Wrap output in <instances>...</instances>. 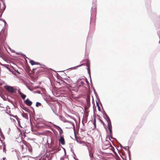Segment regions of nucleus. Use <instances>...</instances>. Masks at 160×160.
Returning a JSON list of instances; mask_svg holds the SVG:
<instances>
[{
    "instance_id": "obj_31",
    "label": "nucleus",
    "mask_w": 160,
    "mask_h": 160,
    "mask_svg": "<svg viewBox=\"0 0 160 160\" xmlns=\"http://www.w3.org/2000/svg\"><path fill=\"white\" fill-rule=\"evenodd\" d=\"M90 156L91 158L93 156V155L91 154H90Z\"/></svg>"
},
{
    "instance_id": "obj_24",
    "label": "nucleus",
    "mask_w": 160,
    "mask_h": 160,
    "mask_svg": "<svg viewBox=\"0 0 160 160\" xmlns=\"http://www.w3.org/2000/svg\"><path fill=\"white\" fill-rule=\"evenodd\" d=\"M3 22H4L5 25L7 24V22L5 20H3Z\"/></svg>"
},
{
    "instance_id": "obj_16",
    "label": "nucleus",
    "mask_w": 160,
    "mask_h": 160,
    "mask_svg": "<svg viewBox=\"0 0 160 160\" xmlns=\"http://www.w3.org/2000/svg\"><path fill=\"white\" fill-rule=\"evenodd\" d=\"M7 101L8 102H10L12 104H13V101L12 100H10L9 98H7Z\"/></svg>"
},
{
    "instance_id": "obj_8",
    "label": "nucleus",
    "mask_w": 160,
    "mask_h": 160,
    "mask_svg": "<svg viewBox=\"0 0 160 160\" xmlns=\"http://www.w3.org/2000/svg\"><path fill=\"white\" fill-rule=\"evenodd\" d=\"M84 64L83 63V64H82L79 65H78V66H77L76 67H72V68H69V69H76V68H78V67H81L83 65H84Z\"/></svg>"
},
{
    "instance_id": "obj_32",
    "label": "nucleus",
    "mask_w": 160,
    "mask_h": 160,
    "mask_svg": "<svg viewBox=\"0 0 160 160\" xmlns=\"http://www.w3.org/2000/svg\"><path fill=\"white\" fill-rule=\"evenodd\" d=\"M93 91H94V92H95V89L93 88Z\"/></svg>"
},
{
    "instance_id": "obj_37",
    "label": "nucleus",
    "mask_w": 160,
    "mask_h": 160,
    "mask_svg": "<svg viewBox=\"0 0 160 160\" xmlns=\"http://www.w3.org/2000/svg\"><path fill=\"white\" fill-rule=\"evenodd\" d=\"M37 93H40V92H37Z\"/></svg>"
},
{
    "instance_id": "obj_3",
    "label": "nucleus",
    "mask_w": 160,
    "mask_h": 160,
    "mask_svg": "<svg viewBox=\"0 0 160 160\" xmlns=\"http://www.w3.org/2000/svg\"><path fill=\"white\" fill-rule=\"evenodd\" d=\"M53 125L54 127L59 131V134L60 135V136H62L61 134L63 133V131L61 128L55 124H53Z\"/></svg>"
},
{
    "instance_id": "obj_5",
    "label": "nucleus",
    "mask_w": 160,
    "mask_h": 160,
    "mask_svg": "<svg viewBox=\"0 0 160 160\" xmlns=\"http://www.w3.org/2000/svg\"><path fill=\"white\" fill-rule=\"evenodd\" d=\"M59 141L61 143L62 145L65 144V140L63 138V135L61 136L60 139H59Z\"/></svg>"
},
{
    "instance_id": "obj_7",
    "label": "nucleus",
    "mask_w": 160,
    "mask_h": 160,
    "mask_svg": "<svg viewBox=\"0 0 160 160\" xmlns=\"http://www.w3.org/2000/svg\"><path fill=\"white\" fill-rule=\"evenodd\" d=\"M87 67L88 68H87V69L88 70V73L89 74V77L90 78V82L91 83H92V80H91V75H90V66L89 65L87 64Z\"/></svg>"
},
{
    "instance_id": "obj_20",
    "label": "nucleus",
    "mask_w": 160,
    "mask_h": 160,
    "mask_svg": "<svg viewBox=\"0 0 160 160\" xmlns=\"http://www.w3.org/2000/svg\"><path fill=\"white\" fill-rule=\"evenodd\" d=\"M18 92L20 95L21 94H22V92H20V89L18 90Z\"/></svg>"
},
{
    "instance_id": "obj_18",
    "label": "nucleus",
    "mask_w": 160,
    "mask_h": 160,
    "mask_svg": "<svg viewBox=\"0 0 160 160\" xmlns=\"http://www.w3.org/2000/svg\"><path fill=\"white\" fill-rule=\"evenodd\" d=\"M14 117L18 121V122L19 123V121L18 120V117H17V116H14Z\"/></svg>"
},
{
    "instance_id": "obj_17",
    "label": "nucleus",
    "mask_w": 160,
    "mask_h": 160,
    "mask_svg": "<svg viewBox=\"0 0 160 160\" xmlns=\"http://www.w3.org/2000/svg\"><path fill=\"white\" fill-rule=\"evenodd\" d=\"M95 8H96L95 6H93L91 8V12H92L94 11V10L95 9Z\"/></svg>"
},
{
    "instance_id": "obj_10",
    "label": "nucleus",
    "mask_w": 160,
    "mask_h": 160,
    "mask_svg": "<svg viewBox=\"0 0 160 160\" xmlns=\"http://www.w3.org/2000/svg\"><path fill=\"white\" fill-rule=\"evenodd\" d=\"M51 109L52 111L55 114V115L58 116V114L57 113L56 111H55V109L53 108V107H51Z\"/></svg>"
},
{
    "instance_id": "obj_28",
    "label": "nucleus",
    "mask_w": 160,
    "mask_h": 160,
    "mask_svg": "<svg viewBox=\"0 0 160 160\" xmlns=\"http://www.w3.org/2000/svg\"><path fill=\"white\" fill-rule=\"evenodd\" d=\"M81 130L83 131H85V128H83V129H81Z\"/></svg>"
},
{
    "instance_id": "obj_22",
    "label": "nucleus",
    "mask_w": 160,
    "mask_h": 160,
    "mask_svg": "<svg viewBox=\"0 0 160 160\" xmlns=\"http://www.w3.org/2000/svg\"><path fill=\"white\" fill-rule=\"evenodd\" d=\"M110 136V138H111L112 139L116 140V139L115 138L112 137V135L111 136Z\"/></svg>"
},
{
    "instance_id": "obj_15",
    "label": "nucleus",
    "mask_w": 160,
    "mask_h": 160,
    "mask_svg": "<svg viewBox=\"0 0 160 160\" xmlns=\"http://www.w3.org/2000/svg\"><path fill=\"white\" fill-rule=\"evenodd\" d=\"M22 116L23 117L25 118H28V115H27V114H26V113H23V114H22Z\"/></svg>"
},
{
    "instance_id": "obj_33",
    "label": "nucleus",
    "mask_w": 160,
    "mask_h": 160,
    "mask_svg": "<svg viewBox=\"0 0 160 160\" xmlns=\"http://www.w3.org/2000/svg\"><path fill=\"white\" fill-rule=\"evenodd\" d=\"M82 123L83 125H84V123H83V121H82Z\"/></svg>"
},
{
    "instance_id": "obj_42",
    "label": "nucleus",
    "mask_w": 160,
    "mask_h": 160,
    "mask_svg": "<svg viewBox=\"0 0 160 160\" xmlns=\"http://www.w3.org/2000/svg\"><path fill=\"white\" fill-rule=\"evenodd\" d=\"M95 120H95V119H94V121H95Z\"/></svg>"
},
{
    "instance_id": "obj_27",
    "label": "nucleus",
    "mask_w": 160,
    "mask_h": 160,
    "mask_svg": "<svg viewBox=\"0 0 160 160\" xmlns=\"http://www.w3.org/2000/svg\"><path fill=\"white\" fill-rule=\"evenodd\" d=\"M64 158L61 157L60 158V160H64Z\"/></svg>"
},
{
    "instance_id": "obj_19",
    "label": "nucleus",
    "mask_w": 160,
    "mask_h": 160,
    "mask_svg": "<svg viewBox=\"0 0 160 160\" xmlns=\"http://www.w3.org/2000/svg\"><path fill=\"white\" fill-rule=\"evenodd\" d=\"M3 151L4 152H6V148L5 146H3Z\"/></svg>"
},
{
    "instance_id": "obj_11",
    "label": "nucleus",
    "mask_w": 160,
    "mask_h": 160,
    "mask_svg": "<svg viewBox=\"0 0 160 160\" xmlns=\"http://www.w3.org/2000/svg\"><path fill=\"white\" fill-rule=\"evenodd\" d=\"M20 95L21 97V98L23 99H24L26 97V95L23 94L22 93V94H20Z\"/></svg>"
},
{
    "instance_id": "obj_40",
    "label": "nucleus",
    "mask_w": 160,
    "mask_h": 160,
    "mask_svg": "<svg viewBox=\"0 0 160 160\" xmlns=\"http://www.w3.org/2000/svg\"><path fill=\"white\" fill-rule=\"evenodd\" d=\"M17 54L18 55L19 54V53H18Z\"/></svg>"
},
{
    "instance_id": "obj_9",
    "label": "nucleus",
    "mask_w": 160,
    "mask_h": 160,
    "mask_svg": "<svg viewBox=\"0 0 160 160\" xmlns=\"http://www.w3.org/2000/svg\"><path fill=\"white\" fill-rule=\"evenodd\" d=\"M65 122L69 123V124H71V126H72L74 127V123H73L72 122H71V121H68V120H65Z\"/></svg>"
},
{
    "instance_id": "obj_2",
    "label": "nucleus",
    "mask_w": 160,
    "mask_h": 160,
    "mask_svg": "<svg viewBox=\"0 0 160 160\" xmlns=\"http://www.w3.org/2000/svg\"><path fill=\"white\" fill-rule=\"evenodd\" d=\"M103 116L105 119L108 122V125L111 124V122L109 117L105 112L103 114Z\"/></svg>"
},
{
    "instance_id": "obj_41",
    "label": "nucleus",
    "mask_w": 160,
    "mask_h": 160,
    "mask_svg": "<svg viewBox=\"0 0 160 160\" xmlns=\"http://www.w3.org/2000/svg\"><path fill=\"white\" fill-rule=\"evenodd\" d=\"M17 72L18 73H19L18 72Z\"/></svg>"
},
{
    "instance_id": "obj_29",
    "label": "nucleus",
    "mask_w": 160,
    "mask_h": 160,
    "mask_svg": "<svg viewBox=\"0 0 160 160\" xmlns=\"http://www.w3.org/2000/svg\"><path fill=\"white\" fill-rule=\"evenodd\" d=\"M3 20H4V19H3L2 18H0V21H3Z\"/></svg>"
},
{
    "instance_id": "obj_30",
    "label": "nucleus",
    "mask_w": 160,
    "mask_h": 160,
    "mask_svg": "<svg viewBox=\"0 0 160 160\" xmlns=\"http://www.w3.org/2000/svg\"><path fill=\"white\" fill-rule=\"evenodd\" d=\"M96 105L98 107V106H99V104L97 102L96 103Z\"/></svg>"
},
{
    "instance_id": "obj_4",
    "label": "nucleus",
    "mask_w": 160,
    "mask_h": 160,
    "mask_svg": "<svg viewBox=\"0 0 160 160\" xmlns=\"http://www.w3.org/2000/svg\"><path fill=\"white\" fill-rule=\"evenodd\" d=\"M24 102L26 104V105L28 106H30L32 104V102L29 100L28 98H27Z\"/></svg>"
},
{
    "instance_id": "obj_21",
    "label": "nucleus",
    "mask_w": 160,
    "mask_h": 160,
    "mask_svg": "<svg viewBox=\"0 0 160 160\" xmlns=\"http://www.w3.org/2000/svg\"><path fill=\"white\" fill-rule=\"evenodd\" d=\"M98 110L99 111H101V109H100V107L99 106H98Z\"/></svg>"
},
{
    "instance_id": "obj_12",
    "label": "nucleus",
    "mask_w": 160,
    "mask_h": 160,
    "mask_svg": "<svg viewBox=\"0 0 160 160\" xmlns=\"http://www.w3.org/2000/svg\"><path fill=\"white\" fill-rule=\"evenodd\" d=\"M89 105L88 104V103L87 105L85 106L84 107L85 110H87L89 108Z\"/></svg>"
},
{
    "instance_id": "obj_25",
    "label": "nucleus",
    "mask_w": 160,
    "mask_h": 160,
    "mask_svg": "<svg viewBox=\"0 0 160 160\" xmlns=\"http://www.w3.org/2000/svg\"><path fill=\"white\" fill-rule=\"evenodd\" d=\"M35 64H36V65H38V64H40L39 62H35Z\"/></svg>"
},
{
    "instance_id": "obj_1",
    "label": "nucleus",
    "mask_w": 160,
    "mask_h": 160,
    "mask_svg": "<svg viewBox=\"0 0 160 160\" xmlns=\"http://www.w3.org/2000/svg\"><path fill=\"white\" fill-rule=\"evenodd\" d=\"M5 88L10 93H16L17 89L14 88L13 87L10 86H6Z\"/></svg>"
},
{
    "instance_id": "obj_6",
    "label": "nucleus",
    "mask_w": 160,
    "mask_h": 160,
    "mask_svg": "<svg viewBox=\"0 0 160 160\" xmlns=\"http://www.w3.org/2000/svg\"><path fill=\"white\" fill-rule=\"evenodd\" d=\"M108 129L110 132V136H111L112 134V126L111 124L108 125Z\"/></svg>"
},
{
    "instance_id": "obj_23",
    "label": "nucleus",
    "mask_w": 160,
    "mask_h": 160,
    "mask_svg": "<svg viewBox=\"0 0 160 160\" xmlns=\"http://www.w3.org/2000/svg\"><path fill=\"white\" fill-rule=\"evenodd\" d=\"M3 22H4L5 25L7 24V22L5 20H3Z\"/></svg>"
},
{
    "instance_id": "obj_34",
    "label": "nucleus",
    "mask_w": 160,
    "mask_h": 160,
    "mask_svg": "<svg viewBox=\"0 0 160 160\" xmlns=\"http://www.w3.org/2000/svg\"><path fill=\"white\" fill-rule=\"evenodd\" d=\"M114 153L115 154H116V152H114Z\"/></svg>"
},
{
    "instance_id": "obj_39",
    "label": "nucleus",
    "mask_w": 160,
    "mask_h": 160,
    "mask_svg": "<svg viewBox=\"0 0 160 160\" xmlns=\"http://www.w3.org/2000/svg\"><path fill=\"white\" fill-rule=\"evenodd\" d=\"M4 159H5V158H3V160H4Z\"/></svg>"
},
{
    "instance_id": "obj_26",
    "label": "nucleus",
    "mask_w": 160,
    "mask_h": 160,
    "mask_svg": "<svg viewBox=\"0 0 160 160\" xmlns=\"http://www.w3.org/2000/svg\"><path fill=\"white\" fill-rule=\"evenodd\" d=\"M128 153L129 154V156H130V151L129 150H128Z\"/></svg>"
},
{
    "instance_id": "obj_38",
    "label": "nucleus",
    "mask_w": 160,
    "mask_h": 160,
    "mask_svg": "<svg viewBox=\"0 0 160 160\" xmlns=\"http://www.w3.org/2000/svg\"><path fill=\"white\" fill-rule=\"evenodd\" d=\"M100 105H101V106H102V103H100Z\"/></svg>"
},
{
    "instance_id": "obj_36",
    "label": "nucleus",
    "mask_w": 160,
    "mask_h": 160,
    "mask_svg": "<svg viewBox=\"0 0 160 160\" xmlns=\"http://www.w3.org/2000/svg\"><path fill=\"white\" fill-rule=\"evenodd\" d=\"M37 93H40V92H37Z\"/></svg>"
},
{
    "instance_id": "obj_14",
    "label": "nucleus",
    "mask_w": 160,
    "mask_h": 160,
    "mask_svg": "<svg viewBox=\"0 0 160 160\" xmlns=\"http://www.w3.org/2000/svg\"><path fill=\"white\" fill-rule=\"evenodd\" d=\"M30 63H31V64L32 65H35V62H34V61H33V60H31L30 61Z\"/></svg>"
},
{
    "instance_id": "obj_13",
    "label": "nucleus",
    "mask_w": 160,
    "mask_h": 160,
    "mask_svg": "<svg viewBox=\"0 0 160 160\" xmlns=\"http://www.w3.org/2000/svg\"><path fill=\"white\" fill-rule=\"evenodd\" d=\"M41 105V103L37 102L36 104V107H38L39 106H40Z\"/></svg>"
},
{
    "instance_id": "obj_35",
    "label": "nucleus",
    "mask_w": 160,
    "mask_h": 160,
    "mask_svg": "<svg viewBox=\"0 0 160 160\" xmlns=\"http://www.w3.org/2000/svg\"><path fill=\"white\" fill-rule=\"evenodd\" d=\"M125 149H127V147H125Z\"/></svg>"
}]
</instances>
